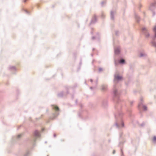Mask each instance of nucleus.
<instances>
[{"label":"nucleus","mask_w":156,"mask_h":156,"mask_svg":"<svg viewBox=\"0 0 156 156\" xmlns=\"http://www.w3.org/2000/svg\"><path fill=\"white\" fill-rule=\"evenodd\" d=\"M115 52L116 53L119 52V50H118V51H117L116 50H115Z\"/></svg>","instance_id":"nucleus-10"},{"label":"nucleus","mask_w":156,"mask_h":156,"mask_svg":"<svg viewBox=\"0 0 156 156\" xmlns=\"http://www.w3.org/2000/svg\"><path fill=\"white\" fill-rule=\"evenodd\" d=\"M122 78V77L121 76H117L115 77V79L117 80H121Z\"/></svg>","instance_id":"nucleus-1"},{"label":"nucleus","mask_w":156,"mask_h":156,"mask_svg":"<svg viewBox=\"0 0 156 156\" xmlns=\"http://www.w3.org/2000/svg\"><path fill=\"white\" fill-rule=\"evenodd\" d=\"M21 136V134H20V135H18V136H18V138H19V137H20V136Z\"/></svg>","instance_id":"nucleus-12"},{"label":"nucleus","mask_w":156,"mask_h":156,"mask_svg":"<svg viewBox=\"0 0 156 156\" xmlns=\"http://www.w3.org/2000/svg\"><path fill=\"white\" fill-rule=\"evenodd\" d=\"M115 153V151H114L113 152V153L114 154Z\"/></svg>","instance_id":"nucleus-13"},{"label":"nucleus","mask_w":156,"mask_h":156,"mask_svg":"<svg viewBox=\"0 0 156 156\" xmlns=\"http://www.w3.org/2000/svg\"><path fill=\"white\" fill-rule=\"evenodd\" d=\"M125 60L124 59H121L120 60V62L121 63H123L124 62Z\"/></svg>","instance_id":"nucleus-5"},{"label":"nucleus","mask_w":156,"mask_h":156,"mask_svg":"<svg viewBox=\"0 0 156 156\" xmlns=\"http://www.w3.org/2000/svg\"><path fill=\"white\" fill-rule=\"evenodd\" d=\"M143 108L144 109V110H146V108H146V106H143Z\"/></svg>","instance_id":"nucleus-8"},{"label":"nucleus","mask_w":156,"mask_h":156,"mask_svg":"<svg viewBox=\"0 0 156 156\" xmlns=\"http://www.w3.org/2000/svg\"><path fill=\"white\" fill-rule=\"evenodd\" d=\"M107 88V87L106 86H102L101 89L102 90H105Z\"/></svg>","instance_id":"nucleus-4"},{"label":"nucleus","mask_w":156,"mask_h":156,"mask_svg":"<svg viewBox=\"0 0 156 156\" xmlns=\"http://www.w3.org/2000/svg\"><path fill=\"white\" fill-rule=\"evenodd\" d=\"M152 44L154 46L156 47V42H153Z\"/></svg>","instance_id":"nucleus-7"},{"label":"nucleus","mask_w":156,"mask_h":156,"mask_svg":"<svg viewBox=\"0 0 156 156\" xmlns=\"http://www.w3.org/2000/svg\"><path fill=\"white\" fill-rule=\"evenodd\" d=\"M37 132V134H36V135L37 136H39V132Z\"/></svg>","instance_id":"nucleus-9"},{"label":"nucleus","mask_w":156,"mask_h":156,"mask_svg":"<svg viewBox=\"0 0 156 156\" xmlns=\"http://www.w3.org/2000/svg\"><path fill=\"white\" fill-rule=\"evenodd\" d=\"M53 108L56 111L59 110V108L57 106L55 105H53L52 106Z\"/></svg>","instance_id":"nucleus-2"},{"label":"nucleus","mask_w":156,"mask_h":156,"mask_svg":"<svg viewBox=\"0 0 156 156\" xmlns=\"http://www.w3.org/2000/svg\"><path fill=\"white\" fill-rule=\"evenodd\" d=\"M153 140L154 141H156V137L154 136L153 138Z\"/></svg>","instance_id":"nucleus-6"},{"label":"nucleus","mask_w":156,"mask_h":156,"mask_svg":"<svg viewBox=\"0 0 156 156\" xmlns=\"http://www.w3.org/2000/svg\"><path fill=\"white\" fill-rule=\"evenodd\" d=\"M27 0H23V2H26Z\"/></svg>","instance_id":"nucleus-11"},{"label":"nucleus","mask_w":156,"mask_h":156,"mask_svg":"<svg viewBox=\"0 0 156 156\" xmlns=\"http://www.w3.org/2000/svg\"><path fill=\"white\" fill-rule=\"evenodd\" d=\"M153 30L155 33V37H156V25L153 28Z\"/></svg>","instance_id":"nucleus-3"}]
</instances>
